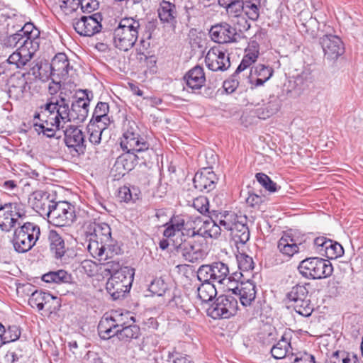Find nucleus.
I'll use <instances>...</instances> for the list:
<instances>
[{
	"label": "nucleus",
	"mask_w": 363,
	"mask_h": 363,
	"mask_svg": "<svg viewBox=\"0 0 363 363\" xmlns=\"http://www.w3.org/2000/svg\"><path fill=\"white\" fill-rule=\"evenodd\" d=\"M94 233L91 236L107 244L111 240V230L110 226L105 223L94 224Z\"/></svg>",
	"instance_id": "41"
},
{
	"label": "nucleus",
	"mask_w": 363,
	"mask_h": 363,
	"mask_svg": "<svg viewBox=\"0 0 363 363\" xmlns=\"http://www.w3.org/2000/svg\"><path fill=\"white\" fill-rule=\"evenodd\" d=\"M16 189H17L16 181L0 178V191H12Z\"/></svg>",
	"instance_id": "62"
},
{
	"label": "nucleus",
	"mask_w": 363,
	"mask_h": 363,
	"mask_svg": "<svg viewBox=\"0 0 363 363\" xmlns=\"http://www.w3.org/2000/svg\"><path fill=\"white\" fill-rule=\"evenodd\" d=\"M255 177L260 185L271 193H274L280 189V186L264 173H257Z\"/></svg>",
	"instance_id": "49"
},
{
	"label": "nucleus",
	"mask_w": 363,
	"mask_h": 363,
	"mask_svg": "<svg viewBox=\"0 0 363 363\" xmlns=\"http://www.w3.org/2000/svg\"><path fill=\"white\" fill-rule=\"evenodd\" d=\"M28 203L41 216L51 218L53 225L60 228L67 226L68 210L65 205L68 204V202L55 201L53 196L49 192L37 190L30 194Z\"/></svg>",
	"instance_id": "2"
},
{
	"label": "nucleus",
	"mask_w": 363,
	"mask_h": 363,
	"mask_svg": "<svg viewBox=\"0 0 363 363\" xmlns=\"http://www.w3.org/2000/svg\"><path fill=\"white\" fill-rule=\"evenodd\" d=\"M62 92L59 96V99L54 101V98L45 104V111L53 113L55 111L57 114L55 117V122L57 126L60 125V120L66 123L68 121V104L66 99L62 96Z\"/></svg>",
	"instance_id": "20"
},
{
	"label": "nucleus",
	"mask_w": 363,
	"mask_h": 363,
	"mask_svg": "<svg viewBox=\"0 0 363 363\" xmlns=\"http://www.w3.org/2000/svg\"><path fill=\"white\" fill-rule=\"evenodd\" d=\"M197 277L200 281H210L213 284H224L230 280L228 266L222 262H215L211 264H203L197 271Z\"/></svg>",
	"instance_id": "11"
},
{
	"label": "nucleus",
	"mask_w": 363,
	"mask_h": 363,
	"mask_svg": "<svg viewBox=\"0 0 363 363\" xmlns=\"http://www.w3.org/2000/svg\"><path fill=\"white\" fill-rule=\"evenodd\" d=\"M203 283L198 288V297L202 302L212 301L217 294L214 284L210 281H202Z\"/></svg>",
	"instance_id": "40"
},
{
	"label": "nucleus",
	"mask_w": 363,
	"mask_h": 363,
	"mask_svg": "<svg viewBox=\"0 0 363 363\" xmlns=\"http://www.w3.org/2000/svg\"><path fill=\"white\" fill-rule=\"evenodd\" d=\"M239 218L240 216H238L234 213H227L223 216V219H220L219 224L218 225L221 227V230L224 229L231 233L233 227L235 226L236 222L238 221Z\"/></svg>",
	"instance_id": "52"
},
{
	"label": "nucleus",
	"mask_w": 363,
	"mask_h": 363,
	"mask_svg": "<svg viewBox=\"0 0 363 363\" xmlns=\"http://www.w3.org/2000/svg\"><path fill=\"white\" fill-rule=\"evenodd\" d=\"M258 56L259 51L257 50V47H247L245 50V55L235 72L240 74L241 72L246 69L257 60Z\"/></svg>",
	"instance_id": "38"
},
{
	"label": "nucleus",
	"mask_w": 363,
	"mask_h": 363,
	"mask_svg": "<svg viewBox=\"0 0 363 363\" xmlns=\"http://www.w3.org/2000/svg\"><path fill=\"white\" fill-rule=\"evenodd\" d=\"M309 283L296 284L287 289L284 301L299 315L308 317L313 311L309 298Z\"/></svg>",
	"instance_id": "4"
},
{
	"label": "nucleus",
	"mask_w": 363,
	"mask_h": 363,
	"mask_svg": "<svg viewBox=\"0 0 363 363\" xmlns=\"http://www.w3.org/2000/svg\"><path fill=\"white\" fill-rule=\"evenodd\" d=\"M102 20V15L99 12L88 16H83L73 23V27L80 35L90 37L101 31Z\"/></svg>",
	"instance_id": "13"
},
{
	"label": "nucleus",
	"mask_w": 363,
	"mask_h": 363,
	"mask_svg": "<svg viewBox=\"0 0 363 363\" xmlns=\"http://www.w3.org/2000/svg\"><path fill=\"white\" fill-rule=\"evenodd\" d=\"M238 75V73L235 71L228 79L223 82V87L228 94L234 92L238 88L239 84Z\"/></svg>",
	"instance_id": "58"
},
{
	"label": "nucleus",
	"mask_w": 363,
	"mask_h": 363,
	"mask_svg": "<svg viewBox=\"0 0 363 363\" xmlns=\"http://www.w3.org/2000/svg\"><path fill=\"white\" fill-rule=\"evenodd\" d=\"M67 272L63 269L50 271L42 276V280L49 284H60L62 282H67Z\"/></svg>",
	"instance_id": "47"
},
{
	"label": "nucleus",
	"mask_w": 363,
	"mask_h": 363,
	"mask_svg": "<svg viewBox=\"0 0 363 363\" xmlns=\"http://www.w3.org/2000/svg\"><path fill=\"white\" fill-rule=\"evenodd\" d=\"M116 336L120 340L129 341L137 339L140 335V328L135 323L130 322L121 329L116 330Z\"/></svg>",
	"instance_id": "37"
},
{
	"label": "nucleus",
	"mask_w": 363,
	"mask_h": 363,
	"mask_svg": "<svg viewBox=\"0 0 363 363\" xmlns=\"http://www.w3.org/2000/svg\"><path fill=\"white\" fill-rule=\"evenodd\" d=\"M21 334V328L16 325L7 328L0 323V347L3 345L15 342L19 339Z\"/></svg>",
	"instance_id": "30"
},
{
	"label": "nucleus",
	"mask_w": 363,
	"mask_h": 363,
	"mask_svg": "<svg viewBox=\"0 0 363 363\" xmlns=\"http://www.w3.org/2000/svg\"><path fill=\"white\" fill-rule=\"evenodd\" d=\"M48 240L50 250L55 259H61L66 252L64 239L57 230H51L49 232Z\"/></svg>",
	"instance_id": "27"
},
{
	"label": "nucleus",
	"mask_w": 363,
	"mask_h": 363,
	"mask_svg": "<svg viewBox=\"0 0 363 363\" xmlns=\"http://www.w3.org/2000/svg\"><path fill=\"white\" fill-rule=\"evenodd\" d=\"M69 108V154L72 156L83 155L86 150L85 136L79 128L80 124L88 116L91 101L87 90L79 89L74 96Z\"/></svg>",
	"instance_id": "1"
},
{
	"label": "nucleus",
	"mask_w": 363,
	"mask_h": 363,
	"mask_svg": "<svg viewBox=\"0 0 363 363\" xmlns=\"http://www.w3.org/2000/svg\"><path fill=\"white\" fill-rule=\"evenodd\" d=\"M72 10L74 11V6H80L83 12L91 13L99 9V3L97 0H72Z\"/></svg>",
	"instance_id": "51"
},
{
	"label": "nucleus",
	"mask_w": 363,
	"mask_h": 363,
	"mask_svg": "<svg viewBox=\"0 0 363 363\" xmlns=\"http://www.w3.org/2000/svg\"><path fill=\"white\" fill-rule=\"evenodd\" d=\"M205 34L203 33H199L196 30H190L189 33V45H203L206 41V39L203 38Z\"/></svg>",
	"instance_id": "60"
},
{
	"label": "nucleus",
	"mask_w": 363,
	"mask_h": 363,
	"mask_svg": "<svg viewBox=\"0 0 363 363\" xmlns=\"http://www.w3.org/2000/svg\"><path fill=\"white\" fill-rule=\"evenodd\" d=\"M121 147L125 152L140 155L149 150L150 145L139 134L135 122L128 121L124 125V132L121 138Z\"/></svg>",
	"instance_id": "8"
},
{
	"label": "nucleus",
	"mask_w": 363,
	"mask_h": 363,
	"mask_svg": "<svg viewBox=\"0 0 363 363\" xmlns=\"http://www.w3.org/2000/svg\"><path fill=\"white\" fill-rule=\"evenodd\" d=\"M89 134V142L93 145H99L101 143V135L103 133V130L99 129V128H93L91 126H88Z\"/></svg>",
	"instance_id": "61"
},
{
	"label": "nucleus",
	"mask_w": 363,
	"mask_h": 363,
	"mask_svg": "<svg viewBox=\"0 0 363 363\" xmlns=\"http://www.w3.org/2000/svg\"><path fill=\"white\" fill-rule=\"evenodd\" d=\"M209 35L211 40L218 44L238 43L240 34L236 29L227 23H220L212 26Z\"/></svg>",
	"instance_id": "14"
},
{
	"label": "nucleus",
	"mask_w": 363,
	"mask_h": 363,
	"mask_svg": "<svg viewBox=\"0 0 363 363\" xmlns=\"http://www.w3.org/2000/svg\"><path fill=\"white\" fill-rule=\"evenodd\" d=\"M218 178L211 167H203L197 172L193 179L195 189L199 191L209 192L216 186Z\"/></svg>",
	"instance_id": "19"
},
{
	"label": "nucleus",
	"mask_w": 363,
	"mask_h": 363,
	"mask_svg": "<svg viewBox=\"0 0 363 363\" xmlns=\"http://www.w3.org/2000/svg\"><path fill=\"white\" fill-rule=\"evenodd\" d=\"M341 38L337 35L327 33L319 38L320 45H340L342 44Z\"/></svg>",
	"instance_id": "56"
},
{
	"label": "nucleus",
	"mask_w": 363,
	"mask_h": 363,
	"mask_svg": "<svg viewBox=\"0 0 363 363\" xmlns=\"http://www.w3.org/2000/svg\"><path fill=\"white\" fill-rule=\"evenodd\" d=\"M193 207L201 214L208 212V200L205 196H199L194 199Z\"/></svg>",
	"instance_id": "59"
},
{
	"label": "nucleus",
	"mask_w": 363,
	"mask_h": 363,
	"mask_svg": "<svg viewBox=\"0 0 363 363\" xmlns=\"http://www.w3.org/2000/svg\"><path fill=\"white\" fill-rule=\"evenodd\" d=\"M185 220L179 216H175L170 219L169 222L166 223V228L164 230L163 235L164 237L170 238L175 235H181L184 234Z\"/></svg>",
	"instance_id": "35"
},
{
	"label": "nucleus",
	"mask_w": 363,
	"mask_h": 363,
	"mask_svg": "<svg viewBox=\"0 0 363 363\" xmlns=\"http://www.w3.org/2000/svg\"><path fill=\"white\" fill-rule=\"evenodd\" d=\"M325 57L329 60H336L344 54L345 47H322Z\"/></svg>",
	"instance_id": "57"
},
{
	"label": "nucleus",
	"mask_w": 363,
	"mask_h": 363,
	"mask_svg": "<svg viewBox=\"0 0 363 363\" xmlns=\"http://www.w3.org/2000/svg\"><path fill=\"white\" fill-rule=\"evenodd\" d=\"M106 245V243L91 236L87 245V250L93 257L104 259Z\"/></svg>",
	"instance_id": "42"
},
{
	"label": "nucleus",
	"mask_w": 363,
	"mask_h": 363,
	"mask_svg": "<svg viewBox=\"0 0 363 363\" xmlns=\"http://www.w3.org/2000/svg\"><path fill=\"white\" fill-rule=\"evenodd\" d=\"M30 88L24 74L13 75L10 79L9 93L15 92L17 96H22Z\"/></svg>",
	"instance_id": "36"
},
{
	"label": "nucleus",
	"mask_w": 363,
	"mask_h": 363,
	"mask_svg": "<svg viewBox=\"0 0 363 363\" xmlns=\"http://www.w3.org/2000/svg\"><path fill=\"white\" fill-rule=\"evenodd\" d=\"M158 17L163 23L174 26L177 22L178 12L174 4L162 0L157 9Z\"/></svg>",
	"instance_id": "22"
},
{
	"label": "nucleus",
	"mask_w": 363,
	"mask_h": 363,
	"mask_svg": "<svg viewBox=\"0 0 363 363\" xmlns=\"http://www.w3.org/2000/svg\"><path fill=\"white\" fill-rule=\"evenodd\" d=\"M15 228L13 245L15 250L24 253L35 245L40 235V227L31 222H23Z\"/></svg>",
	"instance_id": "5"
},
{
	"label": "nucleus",
	"mask_w": 363,
	"mask_h": 363,
	"mask_svg": "<svg viewBox=\"0 0 363 363\" xmlns=\"http://www.w3.org/2000/svg\"><path fill=\"white\" fill-rule=\"evenodd\" d=\"M26 218V211L21 203L6 202L0 204V228L10 232L21 225Z\"/></svg>",
	"instance_id": "9"
},
{
	"label": "nucleus",
	"mask_w": 363,
	"mask_h": 363,
	"mask_svg": "<svg viewBox=\"0 0 363 363\" xmlns=\"http://www.w3.org/2000/svg\"><path fill=\"white\" fill-rule=\"evenodd\" d=\"M262 202L263 198L254 193H250L246 199L247 204L252 208H259Z\"/></svg>",
	"instance_id": "64"
},
{
	"label": "nucleus",
	"mask_w": 363,
	"mask_h": 363,
	"mask_svg": "<svg viewBox=\"0 0 363 363\" xmlns=\"http://www.w3.org/2000/svg\"><path fill=\"white\" fill-rule=\"evenodd\" d=\"M140 196V189L135 186H123L118 189V197L121 201L128 203L135 202L139 199Z\"/></svg>",
	"instance_id": "39"
},
{
	"label": "nucleus",
	"mask_w": 363,
	"mask_h": 363,
	"mask_svg": "<svg viewBox=\"0 0 363 363\" xmlns=\"http://www.w3.org/2000/svg\"><path fill=\"white\" fill-rule=\"evenodd\" d=\"M139 26V22L132 18H123L118 27L115 30L114 40H116V36H119L118 40L120 43H125V40H127L128 45H135L138 38V28Z\"/></svg>",
	"instance_id": "15"
},
{
	"label": "nucleus",
	"mask_w": 363,
	"mask_h": 363,
	"mask_svg": "<svg viewBox=\"0 0 363 363\" xmlns=\"http://www.w3.org/2000/svg\"><path fill=\"white\" fill-rule=\"evenodd\" d=\"M165 301L169 307L178 308L184 311H186L188 309V305L189 304V301L187 297H182V296L176 294H173L172 297L169 296V298Z\"/></svg>",
	"instance_id": "50"
},
{
	"label": "nucleus",
	"mask_w": 363,
	"mask_h": 363,
	"mask_svg": "<svg viewBox=\"0 0 363 363\" xmlns=\"http://www.w3.org/2000/svg\"><path fill=\"white\" fill-rule=\"evenodd\" d=\"M298 269L300 274L308 279H320L330 277L333 272L332 264L328 259L313 257L302 260Z\"/></svg>",
	"instance_id": "6"
},
{
	"label": "nucleus",
	"mask_w": 363,
	"mask_h": 363,
	"mask_svg": "<svg viewBox=\"0 0 363 363\" xmlns=\"http://www.w3.org/2000/svg\"><path fill=\"white\" fill-rule=\"evenodd\" d=\"M104 271L111 274L106 284V289L113 300L125 297L133 281V270L128 267H120L118 262L104 264Z\"/></svg>",
	"instance_id": "3"
},
{
	"label": "nucleus",
	"mask_w": 363,
	"mask_h": 363,
	"mask_svg": "<svg viewBox=\"0 0 363 363\" xmlns=\"http://www.w3.org/2000/svg\"><path fill=\"white\" fill-rule=\"evenodd\" d=\"M205 62L212 71H225L230 66L229 56L220 47H211L205 57Z\"/></svg>",
	"instance_id": "18"
},
{
	"label": "nucleus",
	"mask_w": 363,
	"mask_h": 363,
	"mask_svg": "<svg viewBox=\"0 0 363 363\" xmlns=\"http://www.w3.org/2000/svg\"><path fill=\"white\" fill-rule=\"evenodd\" d=\"M273 72L272 67L261 64L257 65L254 69L250 70L248 76L252 88L262 86L272 77Z\"/></svg>",
	"instance_id": "21"
},
{
	"label": "nucleus",
	"mask_w": 363,
	"mask_h": 363,
	"mask_svg": "<svg viewBox=\"0 0 363 363\" xmlns=\"http://www.w3.org/2000/svg\"><path fill=\"white\" fill-rule=\"evenodd\" d=\"M140 158L145 159L144 156H140L135 153L125 152L121 155L116 161V165H122L123 169L128 172L134 168V167L138 163V160Z\"/></svg>",
	"instance_id": "44"
},
{
	"label": "nucleus",
	"mask_w": 363,
	"mask_h": 363,
	"mask_svg": "<svg viewBox=\"0 0 363 363\" xmlns=\"http://www.w3.org/2000/svg\"><path fill=\"white\" fill-rule=\"evenodd\" d=\"M238 267L242 271H249L254 269V262L251 257L245 253H240L236 256Z\"/></svg>",
	"instance_id": "54"
},
{
	"label": "nucleus",
	"mask_w": 363,
	"mask_h": 363,
	"mask_svg": "<svg viewBox=\"0 0 363 363\" xmlns=\"http://www.w3.org/2000/svg\"><path fill=\"white\" fill-rule=\"evenodd\" d=\"M281 107V101L276 96H270L269 101L256 109V115L260 119H267L277 113Z\"/></svg>",
	"instance_id": "28"
},
{
	"label": "nucleus",
	"mask_w": 363,
	"mask_h": 363,
	"mask_svg": "<svg viewBox=\"0 0 363 363\" xmlns=\"http://www.w3.org/2000/svg\"><path fill=\"white\" fill-rule=\"evenodd\" d=\"M121 147L125 152L140 155L149 150L150 145L139 134L135 122L128 121L124 125V132L121 138Z\"/></svg>",
	"instance_id": "7"
},
{
	"label": "nucleus",
	"mask_w": 363,
	"mask_h": 363,
	"mask_svg": "<svg viewBox=\"0 0 363 363\" xmlns=\"http://www.w3.org/2000/svg\"><path fill=\"white\" fill-rule=\"evenodd\" d=\"M110 315L116 330L123 328L130 322H135V318L130 315L128 311L122 313L119 311H112Z\"/></svg>",
	"instance_id": "43"
},
{
	"label": "nucleus",
	"mask_w": 363,
	"mask_h": 363,
	"mask_svg": "<svg viewBox=\"0 0 363 363\" xmlns=\"http://www.w3.org/2000/svg\"><path fill=\"white\" fill-rule=\"evenodd\" d=\"M35 47H18L16 51L13 52L9 58L0 63V76L5 74L9 70V66L15 65L16 68L25 66L33 57L36 50Z\"/></svg>",
	"instance_id": "16"
},
{
	"label": "nucleus",
	"mask_w": 363,
	"mask_h": 363,
	"mask_svg": "<svg viewBox=\"0 0 363 363\" xmlns=\"http://www.w3.org/2000/svg\"><path fill=\"white\" fill-rule=\"evenodd\" d=\"M199 237L204 238H217L221 233V227L212 218L203 221L201 226L196 229Z\"/></svg>",
	"instance_id": "29"
},
{
	"label": "nucleus",
	"mask_w": 363,
	"mask_h": 363,
	"mask_svg": "<svg viewBox=\"0 0 363 363\" xmlns=\"http://www.w3.org/2000/svg\"><path fill=\"white\" fill-rule=\"evenodd\" d=\"M194 242V240H183V238H181L180 243L178 245L175 243L177 253L180 254L189 262L202 260L206 256V253L201 245Z\"/></svg>",
	"instance_id": "17"
},
{
	"label": "nucleus",
	"mask_w": 363,
	"mask_h": 363,
	"mask_svg": "<svg viewBox=\"0 0 363 363\" xmlns=\"http://www.w3.org/2000/svg\"><path fill=\"white\" fill-rule=\"evenodd\" d=\"M186 86L192 91L201 89L206 82L205 73L203 67L196 65L186 73L184 77Z\"/></svg>",
	"instance_id": "24"
},
{
	"label": "nucleus",
	"mask_w": 363,
	"mask_h": 363,
	"mask_svg": "<svg viewBox=\"0 0 363 363\" xmlns=\"http://www.w3.org/2000/svg\"><path fill=\"white\" fill-rule=\"evenodd\" d=\"M40 32L39 29H34L31 32H25V33H21V38L23 40L20 45H27L30 43V45H40L41 43L39 40Z\"/></svg>",
	"instance_id": "53"
},
{
	"label": "nucleus",
	"mask_w": 363,
	"mask_h": 363,
	"mask_svg": "<svg viewBox=\"0 0 363 363\" xmlns=\"http://www.w3.org/2000/svg\"><path fill=\"white\" fill-rule=\"evenodd\" d=\"M245 4V1L243 0H233V2L228 4L227 6L224 8L226 9L229 16L236 17L246 23L245 18L241 16L244 11Z\"/></svg>",
	"instance_id": "45"
},
{
	"label": "nucleus",
	"mask_w": 363,
	"mask_h": 363,
	"mask_svg": "<svg viewBox=\"0 0 363 363\" xmlns=\"http://www.w3.org/2000/svg\"><path fill=\"white\" fill-rule=\"evenodd\" d=\"M256 286L252 281L241 283L239 286L232 289V294L238 296L244 306H250L256 296Z\"/></svg>",
	"instance_id": "23"
},
{
	"label": "nucleus",
	"mask_w": 363,
	"mask_h": 363,
	"mask_svg": "<svg viewBox=\"0 0 363 363\" xmlns=\"http://www.w3.org/2000/svg\"><path fill=\"white\" fill-rule=\"evenodd\" d=\"M98 331L100 337L108 340L116 335V329L113 325L110 313H105L98 325Z\"/></svg>",
	"instance_id": "32"
},
{
	"label": "nucleus",
	"mask_w": 363,
	"mask_h": 363,
	"mask_svg": "<svg viewBox=\"0 0 363 363\" xmlns=\"http://www.w3.org/2000/svg\"><path fill=\"white\" fill-rule=\"evenodd\" d=\"M290 350H292L290 340L284 335L277 343L272 347L270 352L274 359H281L289 357L290 354L291 357H293L294 354L290 352Z\"/></svg>",
	"instance_id": "31"
},
{
	"label": "nucleus",
	"mask_w": 363,
	"mask_h": 363,
	"mask_svg": "<svg viewBox=\"0 0 363 363\" xmlns=\"http://www.w3.org/2000/svg\"><path fill=\"white\" fill-rule=\"evenodd\" d=\"M299 25L298 30L301 33H305L313 37L315 34V28L318 26V21L313 18L308 12L301 11L299 13Z\"/></svg>",
	"instance_id": "33"
},
{
	"label": "nucleus",
	"mask_w": 363,
	"mask_h": 363,
	"mask_svg": "<svg viewBox=\"0 0 363 363\" xmlns=\"http://www.w3.org/2000/svg\"><path fill=\"white\" fill-rule=\"evenodd\" d=\"M277 247L282 255L289 258L291 257L299 250L297 239L292 235L291 232L283 234L278 241Z\"/></svg>",
	"instance_id": "25"
},
{
	"label": "nucleus",
	"mask_w": 363,
	"mask_h": 363,
	"mask_svg": "<svg viewBox=\"0 0 363 363\" xmlns=\"http://www.w3.org/2000/svg\"><path fill=\"white\" fill-rule=\"evenodd\" d=\"M246 220V216H240L238 221L233 228L230 235L236 243L244 245L250 240V233Z\"/></svg>",
	"instance_id": "26"
},
{
	"label": "nucleus",
	"mask_w": 363,
	"mask_h": 363,
	"mask_svg": "<svg viewBox=\"0 0 363 363\" xmlns=\"http://www.w3.org/2000/svg\"><path fill=\"white\" fill-rule=\"evenodd\" d=\"M149 291L155 295L158 296H171L170 290L168 289V285L161 278L154 279L149 286Z\"/></svg>",
	"instance_id": "46"
},
{
	"label": "nucleus",
	"mask_w": 363,
	"mask_h": 363,
	"mask_svg": "<svg viewBox=\"0 0 363 363\" xmlns=\"http://www.w3.org/2000/svg\"><path fill=\"white\" fill-rule=\"evenodd\" d=\"M74 255L72 260H69L72 268L69 284L79 282L82 284L86 279L94 276L98 270V265L91 260L83 259L82 255L78 252Z\"/></svg>",
	"instance_id": "10"
},
{
	"label": "nucleus",
	"mask_w": 363,
	"mask_h": 363,
	"mask_svg": "<svg viewBox=\"0 0 363 363\" xmlns=\"http://www.w3.org/2000/svg\"><path fill=\"white\" fill-rule=\"evenodd\" d=\"M238 310V301L230 295H220L208 307L207 315L213 319L229 318Z\"/></svg>",
	"instance_id": "12"
},
{
	"label": "nucleus",
	"mask_w": 363,
	"mask_h": 363,
	"mask_svg": "<svg viewBox=\"0 0 363 363\" xmlns=\"http://www.w3.org/2000/svg\"><path fill=\"white\" fill-rule=\"evenodd\" d=\"M343 254L342 246L340 243L330 240L328 245L324 250L323 255L329 259H334L341 257Z\"/></svg>",
	"instance_id": "48"
},
{
	"label": "nucleus",
	"mask_w": 363,
	"mask_h": 363,
	"mask_svg": "<svg viewBox=\"0 0 363 363\" xmlns=\"http://www.w3.org/2000/svg\"><path fill=\"white\" fill-rule=\"evenodd\" d=\"M293 363H315V357L307 352H299L296 355Z\"/></svg>",
	"instance_id": "63"
},
{
	"label": "nucleus",
	"mask_w": 363,
	"mask_h": 363,
	"mask_svg": "<svg viewBox=\"0 0 363 363\" xmlns=\"http://www.w3.org/2000/svg\"><path fill=\"white\" fill-rule=\"evenodd\" d=\"M260 2H245V12L247 17L252 21H257L259 16Z\"/></svg>",
	"instance_id": "55"
},
{
	"label": "nucleus",
	"mask_w": 363,
	"mask_h": 363,
	"mask_svg": "<svg viewBox=\"0 0 363 363\" xmlns=\"http://www.w3.org/2000/svg\"><path fill=\"white\" fill-rule=\"evenodd\" d=\"M53 299V296L50 293L35 291L28 299V303L32 308H37L38 311L46 308L49 301Z\"/></svg>",
	"instance_id": "34"
}]
</instances>
